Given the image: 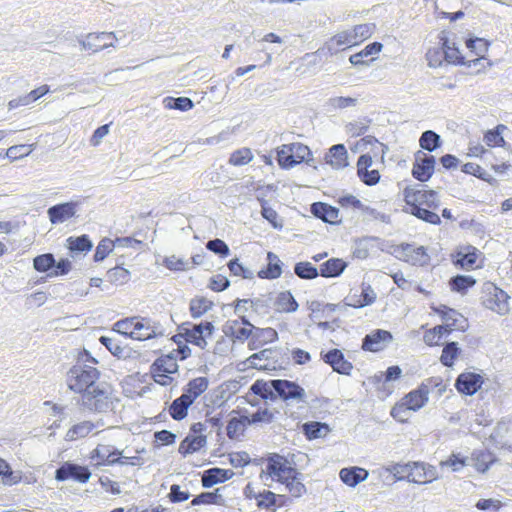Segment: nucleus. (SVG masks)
<instances>
[{
  "mask_svg": "<svg viewBox=\"0 0 512 512\" xmlns=\"http://www.w3.org/2000/svg\"><path fill=\"white\" fill-rule=\"evenodd\" d=\"M321 356L323 361L329 364L335 372L350 375L353 366L351 362L345 359L341 350L332 349L326 353H321Z\"/></svg>",
  "mask_w": 512,
  "mask_h": 512,
  "instance_id": "obj_13",
  "label": "nucleus"
},
{
  "mask_svg": "<svg viewBox=\"0 0 512 512\" xmlns=\"http://www.w3.org/2000/svg\"><path fill=\"white\" fill-rule=\"evenodd\" d=\"M393 341L392 334L383 329L373 330L362 341V349L370 352H380Z\"/></svg>",
  "mask_w": 512,
  "mask_h": 512,
  "instance_id": "obj_9",
  "label": "nucleus"
},
{
  "mask_svg": "<svg viewBox=\"0 0 512 512\" xmlns=\"http://www.w3.org/2000/svg\"><path fill=\"white\" fill-rule=\"evenodd\" d=\"M121 455V451L114 448L111 445L99 444L97 447L91 452L90 459L95 461V466H112L110 463V457Z\"/></svg>",
  "mask_w": 512,
  "mask_h": 512,
  "instance_id": "obj_18",
  "label": "nucleus"
},
{
  "mask_svg": "<svg viewBox=\"0 0 512 512\" xmlns=\"http://www.w3.org/2000/svg\"><path fill=\"white\" fill-rule=\"evenodd\" d=\"M115 34L112 32H101V33H90L84 40H80L82 50H89L92 52H98L110 46H113V42L108 40L114 39Z\"/></svg>",
  "mask_w": 512,
  "mask_h": 512,
  "instance_id": "obj_11",
  "label": "nucleus"
},
{
  "mask_svg": "<svg viewBox=\"0 0 512 512\" xmlns=\"http://www.w3.org/2000/svg\"><path fill=\"white\" fill-rule=\"evenodd\" d=\"M294 273L301 279L311 280L318 277V269L310 262H298L294 267Z\"/></svg>",
  "mask_w": 512,
  "mask_h": 512,
  "instance_id": "obj_43",
  "label": "nucleus"
},
{
  "mask_svg": "<svg viewBox=\"0 0 512 512\" xmlns=\"http://www.w3.org/2000/svg\"><path fill=\"white\" fill-rule=\"evenodd\" d=\"M276 310L279 312H295L299 305L290 291L280 292L275 300Z\"/></svg>",
  "mask_w": 512,
  "mask_h": 512,
  "instance_id": "obj_31",
  "label": "nucleus"
},
{
  "mask_svg": "<svg viewBox=\"0 0 512 512\" xmlns=\"http://www.w3.org/2000/svg\"><path fill=\"white\" fill-rule=\"evenodd\" d=\"M247 423L244 420V416L242 418H232L227 424V435L229 438L233 439L239 435V433L243 430L244 424Z\"/></svg>",
  "mask_w": 512,
  "mask_h": 512,
  "instance_id": "obj_63",
  "label": "nucleus"
},
{
  "mask_svg": "<svg viewBox=\"0 0 512 512\" xmlns=\"http://www.w3.org/2000/svg\"><path fill=\"white\" fill-rule=\"evenodd\" d=\"M76 206L77 204L75 202H66L51 206L47 210L49 220L52 224H60L65 222L75 215Z\"/></svg>",
  "mask_w": 512,
  "mask_h": 512,
  "instance_id": "obj_16",
  "label": "nucleus"
},
{
  "mask_svg": "<svg viewBox=\"0 0 512 512\" xmlns=\"http://www.w3.org/2000/svg\"><path fill=\"white\" fill-rule=\"evenodd\" d=\"M206 248L209 251L219 255L220 257H227L230 254L228 245L223 240L218 238L209 240L206 243Z\"/></svg>",
  "mask_w": 512,
  "mask_h": 512,
  "instance_id": "obj_62",
  "label": "nucleus"
},
{
  "mask_svg": "<svg viewBox=\"0 0 512 512\" xmlns=\"http://www.w3.org/2000/svg\"><path fill=\"white\" fill-rule=\"evenodd\" d=\"M442 318L449 330H464L467 326V320L454 309L444 307Z\"/></svg>",
  "mask_w": 512,
  "mask_h": 512,
  "instance_id": "obj_30",
  "label": "nucleus"
},
{
  "mask_svg": "<svg viewBox=\"0 0 512 512\" xmlns=\"http://www.w3.org/2000/svg\"><path fill=\"white\" fill-rule=\"evenodd\" d=\"M372 165V157L370 155H361L357 162L358 175L367 185H375L379 182L380 174L378 170H369Z\"/></svg>",
  "mask_w": 512,
  "mask_h": 512,
  "instance_id": "obj_17",
  "label": "nucleus"
},
{
  "mask_svg": "<svg viewBox=\"0 0 512 512\" xmlns=\"http://www.w3.org/2000/svg\"><path fill=\"white\" fill-rule=\"evenodd\" d=\"M466 44L467 47L478 56H482L488 50L489 46V42L482 38L468 39Z\"/></svg>",
  "mask_w": 512,
  "mask_h": 512,
  "instance_id": "obj_64",
  "label": "nucleus"
},
{
  "mask_svg": "<svg viewBox=\"0 0 512 512\" xmlns=\"http://www.w3.org/2000/svg\"><path fill=\"white\" fill-rule=\"evenodd\" d=\"M193 403L183 394L176 398L169 407V414L174 420L180 421L187 416L188 409Z\"/></svg>",
  "mask_w": 512,
  "mask_h": 512,
  "instance_id": "obj_27",
  "label": "nucleus"
},
{
  "mask_svg": "<svg viewBox=\"0 0 512 512\" xmlns=\"http://www.w3.org/2000/svg\"><path fill=\"white\" fill-rule=\"evenodd\" d=\"M100 426V422H91L88 420L81 421L79 423L74 424L71 428L68 429L65 435L66 441H76L82 438H85L89 434H91L95 429Z\"/></svg>",
  "mask_w": 512,
  "mask_h": 512,
  "instance_id": "obj_20",
  "label": "nucleus"
},
{
  "mask_svg": "<svg viewBox=\"0 0 512 512\" xmlns=\"http://www.w3.org/2000/svg\"><path fill=\"white\" fill-rule=\"evenodd\" d=\"M273 354L272 349H264L257 353H254L248 358V362L253 368L266 370L268 364L262 363V361H268L271 359Z\"/></svg>",
  "mask_w": 512,
  "mask_h": 512,
  "instance_id": "obj_47",
  "label": "nucleus"
},
{
  "mask_svg": "<svg viewBox=\"0 0 512 512\" xmlns=\"http://www.w3.org/2000/svg\"><path fill=\"white\" fill-rule=\"evenodd\" d=\"M438 384V379L434 378L423 382L418 389L408 393L399 404L392 408V417L398 421H403V417L400 415V412L405 411V409H410L412 411L421 409L428 402L430 387L432 385L438 386Z\"/></svg>",
  "mask_w": 512,
  "mask_h": 512,
  "instance_id": "obj_3",
  "label": "nucleus"
},
{
  "mask_svg": "<svg viewBox=\"0 0 512 512\" xmlns=\"http://www.w3.org/2000/svg\"><path fill=\"white\" fill-rule=\"evenodd\" d=\"M437 478L438 474L434 466L423 462H411V470L408 476L409 482L425 484Z\"/></svg>",
  "mask_w": 512,
  "mask_h": 512,
  "instance_id": "obj_10",
  "label": "nucleus"
},
{
  "mask_svg": "<svg viewBox=\"0 0 512 512\" xmlns=\"http://www.w3.org/2000/svg\"><path fill=\"white\" fill-rule=\"evenodd\" d=\"M275 393L284 401H305V390L297 383L284 380L275 379Z\"/></svg>",
  "mask_w": 512,
  "mask_h": 512,
  "instance_id": "obj_8",
  "label": "nucleus"
},
{
  "mask_svg": "<svg viewBox=\"0 0 512 512\" xmlns=\"http://www.w3.org/2000/svg\"><path fill=\"white\" fill-rule=\"evenodd\" d=\"M133 340L144 341L165 335L163 327L149 318L139 317L135 322Z\"/></svg>",
  "mask_w": 512,
  "mask_h": 512,
  "instance_id": "obj_6",
  "label": "nucleus"
},
{
  "mask_svg": "<svg viewBox=\"0 0 512 512\" xmlns=\"http://www.w3.org/2000/svg\"><path fill=\"white\" fill-rule=\"evenodd\" d=\"M218 490L215 492H204L197 495L191 502V505H200V504H220L222 501L221 495L217 494Z\"/></svg>",
  "mask_w": 512,
  "mask_h": 512,
  "instance_id": "obj_59",
  "label": "nucleus"
},
{
  "mask_svg": "<svg viewBox=\"0 0 512 512\" xmlns=\"http://www.w3.org/2000/svg\"><path fill=\"white\" fill-rule=\"evenodd\" d=\"M358 104L356 97L336 96L328 100V106L333 110H343L350 107H355Z\"/></svg>",
  "mask_w": 512,
  "mask_h": 512,
  "instance_id": "obj_48",
  "label": "nucleus"
},
{
  "mask_svg": "<svg viewBox=\"0 0 512 512\" xmlns=\"http://www.w3.org/2000/svg\"><path fill=\"white\" fill-rule=\"evenodd\" d=\"M382 47V44L379 42H373L371 44H368L359 53L351 55L349 61L354 66L368 65V63L365 62L363 58L378 54L381 51Z\"/></svg>",
  "mask_w": 512,
  "mask_h": 512,
  "instance_id": "obj_32",
  "label": "nucleus"
},
{
  "mask_svg": "<svg viewBox=\"0 0 512 512\" xmlns=\"http://www.w3.org/2000/svg\"><path fill=\"white\" fill-rule=\"evenodd\" d=\"M251 390L256 394L261 396L264 399L275 398V380H271L268 382L264 381H256L252 386Z\"/></svg>",
  "mask_w": 512,
  "mask_h": 512,
  "instance_id": "obj_35",
  "label": "nucleus"
},
{
  "mask_svg": "<svg viewBox=\"0 0 512 512\" xmlns=\"http://www.w3.org/2000/svg\"><path fill=\"white\" fill-rule=\"evenodd\" d=\"M312 214L326 223L336 224L340 222L339 210L336 207L322 202H316L311 205Z\"/></svg>",
  "mask_w": 512,
  "mask_h": 512,
  "instance_id": "obj_19",
  "label": "nucleus"
},
{
  "mask_svg": "<svg viewBox=\"0 0 512 512\" xmlns=\"http://www.w3.org/2000/svg\"><path fill=\"white\" fill-rule=\"evenodd\" d=\"M459 353V348L456 342H449L445 345L442 350V355L440 357V361L444 366L451 367L454 363V360L457 358Z\"/></svg>",
  "mask_w": 512,
  "mask_h": 512,
  "instance_id": "obj_50",
  "label": "nucleus"
},
{
  "mask_svg": "<svg viewBox=\"0 0 512 512\" xmlns=\"http://www.w3.org/2000/svg\"><path fill=\"white\" fill-rule=\"evenodd\" d=\"M370 122L368 118L351 121L345 125V131L350 137L364 135L369 129Z\"/></svg>",
  "mask_w": 512,
  "mask_h": 512,
  "instance_id": "obj_37",
  "label": "nucleus"
},
{
  "mask_svg": "<svg viewBox=\"0 0 512 512\" xmlns=\"http://www.w3.org/2000/svg\"><path fill=\"white\" fill-rule=\"evenodd\" d=\"M209 385V381L206 377H197L190 380L183 390V395L189 397L191 402L194 403L195 400L204 393Z\"/></svg>",
  "mask_w": 512,
  "mask_h": 512,
  "instance_id": "obj_25",
  "label": "nucleus"
},
{
  "mask_svg": "<svg viewBox=\"0 0 512 512\" xmlns=\"http://www.w3.org/2000/svg\"><path fill=\"white\" fill-rule=\"evenodd\" d=\"M304 434L308 439L325 437L329 432V426L321 422H307L303 425Z\"/></svg>",
  "mask_w": 512,
  "mask_h": 512,
  "instance_id": "obj_34",
  "label": "nucleus"
},
{
  "mask_svg": "<svg viewBox=\"0 0 512 512\" xmlns=\"http://www.w3.org/2000/svg\"><path fill=\"white\" fill-rule=\"evenodd\" d=\"M55 266V258L53 254L46 253L39 255L33 260V267L38 272H47Z\"/></svg>",
  "mask_w": 512,
  "mask_h": 512,
  "instance_id": "obj_51",
  "label": "nucleus"
},
{
  "mask_svg": "<svg viewBox=\"0 0 512 512\" xmlns=\"http://www.w3.org/2000/svg\"><path fill=\"white\" fill-rule=\"evenodd\" d=\"M291 150L293 160L296 161V165L301 162H309V156H311V151L308 146L301 143H291Z\"/></svg>",
  "mask_w": 512,
  "mask_h": 512,
  "instance_id": "obj_56",
  "label": "nucleus"
},
{
  "mask_svg": "<svg viewBox=\"0 0 512 512\" xmlns=\"http://www.w3.org/2000/svg\"><path fill=\"white\" fill-rule=\"evenodd\" d=\"M78 362L67 372L66 382L70 390L81 394V404L84 408L94 412H104L111 404V386L105 382H98L100 372L93 364Z\"/></svg>",
  "mask_w": 512,
  "mask_h": 512,
  "instance_id": "obj_1",
  "label": "nucleus"
},
{
  "mask_svg": "<svg viewBox=\"0 0 512 512\" xmlns=\"http://www.w3.org/2000/svg\"><path fill=\"white\" fill-rule=\"evenodd\" d=\"M404 200L408 206H424L436 210L440 206V199L436 191L427 190L422 185L404 189Z\"/></svg>",
  "mask_w": 512,
  "mask_h": 512,
  "instance_id": "obj_5",
  "label": "nucleus"
},
{
  "mask_svg": "<svg viewBox=\"0 0 512 512\" xmlns=\"http://www.w3.org/2000/svg\"><path fill=\"white\" fill-rule=\"evenodd\" d=\"M482 383L483 378L480 374L465 372L457 377L455 386L460 393L473 395L480 389Z\"/></svg>",
  "mask_w": 512,
  "mask_h": 512,
  "instance_id": "obj_14",
  "label": "nucleus"
},
{
  "mask_svg": "<svg viewBox=\"0 0 512 512\" xmlns=\"http://www.w3.org/2000/svg\"><path fill=\"white\" fill-rule=\"evenodd\" d=\"M212 305L213 303L204 297L192 299L190 302V312L192 317H201L203 314H205L208 310L211 309Z\"/></svg>",
  "mask_w": 512,
  "mask_h": 512,
  "instance_id": "obj_44",
  "label": "nucleus"
},
{
  "mask_svg": "<svg viewBox=\"0 0 512 512\" xmlns=\"http://www.w3.org/2000/svg\"><path fill=\"white\" fill-rule=\"evenodd\" d=\"M475 283V279L471 276L457 275L450 279L449 286L452 291L464 294Z\"/></svg>",
  "mask_w": 512,
  "mask_h": 512,
  "instance_id": "obj_36",
  "label": "nucleus"
},
{
  "mask_svg": "<svg viewBox=\"0 0 512 512\" xmlns=\"http://www.w3.org/2000/svg\"><path fill=\"white\" fill-rule=\"evenodd\" d=\"M428 65L432 68L440 67L445 60V51L441 46L432 47L426 53Z\"/></svg>",
  "mask_w": 512,
  "mask_h": 512,
  "instance_id": "obj_55",
  "label": "nucleus"
},
{
  "mask_svg": "<svg viewBox=\"0 0 512 512\" xmlns=\"http://www.w3.org/2000/svg\"><path fill=\"white\" fill-rule=\"evenodd\" d=\"M419 144L424 150L432 152L440 146L441 138L436 132L427 130L422 133Z\"/></svg>",
  "mask_w": 512,
  "mask_h": 512,
  "instance_id": "obj_38",
  "label": "nucleus"
},
{
  "mask_svg": "<svg viewBox=\"0 0 512 512\" xmlns=\"http://www.w3.org/2000/svg\"><path fill=\"white\" fill-rule=\"evenodd\" d=\"M247 424L270 423L273 420V414L268 409H260L248 416H244Z\"/></svg>",
  "mask_w": 512,
  "mask_h": 512,
  "instance_id": "obj_57",
  "label": "nucleus"
},
{
  "mask_svg": "<svg viewBox=\"0 0 512 512\" xmlns=\"http://www.w3.org/2000/svg\"><path fill=\"white\" fill-rule=\"evenodd\" d=\"M277 161L285 169H290L296 165V161L293 160L290 144H284L277 149Z\"/></svg>",
  "mask_w": 512,
  "mask_h": 512,
  "instance_id": "obj_40",
  "label": "nucleus"
},
{
  "mask_svg": "<svg viewBox=\"0 0 512 512\" xmlns=\"http://www.w3.org/2000/svg\"><path fill=\"white\" fill-rule=\"evenodd\" d=\"M507 129L503 124H499L495 129L489 130L484 135V141L488 146H504L505 140L502 133Z\"/></svg>",
  "mask_w": 512,
  "mask_h": 512,
  "instance_id": "obj_41",
  "label": "nucleus"
},
{
  "mask_svg": "<svg viewBox=\"0 0 512 512\" xmlns=\"http://www.w3.org/2000/svg\"><path fill=\"white\" fill-rule=\"evenodd\" d=\"M409 213L433 225H438L441 222L438 214L424 206H409Z\"/></svg>",
  "mask_w": 512,
  "mask_h": 512,
  "instance_id": "obj_33",
  "label": "nucleus"
},
{
  "mask_svg": "<svg viewBox=\"0 0 512 512\" xmlns=\"http://www.w3.org/2000/svg\"><path fill=\"white\" fill-rule=\"evenodd\" d=\"M164 106L168 109H177L180 111H188L193 108V101L188 97H166L163 100Z\"/></svg>",
  "mask_w": 512,
  "mask_h": 512,
  "instance_id": "obj_45",
  "label": "nucleus"
},
{
  "mask_svg": "<svg viewBox=\"0 0 512 512\" xmlns=\"http://www.w3.org/2000/svg\"><path fill=\"white\" fill-rule=\"evenodd\" d=\"M186 341L204 349L207 342L204 336L203 324L194 325L192 329L187 330Z\"/></svg>",
  "mask_w": 512,
  "mask_h": 512,
  "instance_id": "obj_39",
  "label": "nucleus"
},
{
  "mask_svg": "<svg viewBox=\"0 0 512 512\" xmlns=\"http://www.w3.org/2000/svg\"><path fill=\"white\" fill-rule=\"evenodd\" d=\"M267 260V267L258 272V277L262 279H276L280 277L282 273V262L279 257L273 252H268Z\"/></svg>",
  "mask_w": 512,
  "mask_h": 512,
  "instance_id": "obj_26",
  "label": "nucleus"
},
{
  "mask_svg": "<svg viewBox=\"0 0 512 512\" xmlns=\"http://www.w3.org/2000/svg\"><path fill=\"white\" fill-rule=\"evenodd\" d=\"M440 44L445 51V60L448 63H455L459 60V51L454 44L450 45V42L445 36L440 37Z\"/></svg>",
  "mask_w": 512,
  "mask_h": 512,
  "instance_id": "obj_60",
  "label": "nucleus"
},
{
  "mask_svg": "<svg viewBox=\"0 0 512 512\" xmlns=\"http://www.w3.org/2000/svg\"><path fill=\"white\" fill-rule=\"evenodd\" d=\"M90 477L91 472L87 467L71 462L64 463L55 472V479L58 481L73 479L81 483H86L89 481Z\"/></svg>",
  "mask_w": 512,
  "mask_h": 512,
  "instance_id": "obj_7",
  "label": "nucleus"
},
{
  "mask_svg": "<svg viewBox=\"0 0 512 512\" xmlns=\"http://www.w3.org/2000/svg\"><path fill=\"white\" fill-rule=\"evenodd\" d=\"M434 166V156H427L426 154L419 151L416 155V161L412 169V174L417 180L425 182L432 176L434 172Z\"/></svg>",
  "mask_w": 512,
  "mask_h": 512,
  "instance_id": "obj_12",
  "label": "nucleus"
},
{
  "mask_svg": "<svg viewBox=\"0 0 512 512\" xmlns=\"http://www.w3.org/2000/svg\"><path fill=\"white\" fill-rule=\"evenodd\" d=\"M228 268L235 276H241L244 279H252L254 277V271L240 263L237 258L232 259L228 263Z\"/></svg>",
  "mask_w": 512,
  "mask_h": 512,
  "instance_id": "obj_54",
  "label": "nucleus"
},
{
  "mask_svg": "<svg viewBox=\"0 0 512 512\" xmlns=\"http://www.w3.org/2000/svg\"><path fill=\"white\" fill-rule=\"evenodd\" d=\"M358 45L352 29L337 33L326 44L330 54H336L341 50Z\"/></svg>",
  "mask_w": 512,
  "mask_h": 512,
  "instance_id": "obj_15",
  "label": "nucleus"
},
{
  "mask_svg": "<svg viewBox=\"0 0 512 512\" xmlns=\"http://www.w3.org/2000/svg\"><path fill=\"white\" fill-rule=\"evenodd\" d=\"M347 150L343 144L333 145L325 156L326 163L335 169L344 168L348 165Z\"/></svg>",
  "mask_w": 512,
  "mask_h": 512,
  "instance_id": "obj_24",
  "label": "nucleus"
},
{
  "mask_svg": "<svg viewBox=\"0 0 512 512\" xmlns=\"http://www.w3.org/2000/svg\"><path fill=\"white\" fill-rule=\"evenodd\" d=\"M375 25L371 23L359 24L352 28L353 35L359 43L368 39L374 32Z\"/></svg>",
  "mask_w": 512,
  "mask_h": 512,
  "instance_id": "obj_58",
  "label": "nucleus"
},
{
  "mask_svg": "<svg viewBox=\"0 0 512 512\" xmlns=\"http://www.w3.org/2000/svg\"><path fill=\"white\" fill-rule=\"evenodd\" d=\"M206 444V436L189 434L179 446V452L183 455L199 451Z\"/></svg>",
  "mask_w": 512,
  "mask_h": 512,
  "instance_id": "obj_28",
  "label": "nucleus"
},
{
  "mask_svg": "<svg viewBox=\"0 0 512 512\" xmlns=\"http://www.w3.org/2000/svg\"><path fill=\"white\" fill-rule=\"evenodd\" d=\"M114 242L111 239H102L96 247L94 260L96 262L102 261L113 250Z\"/></svg>",
  "mask_w": 512,
  "mask_h": 512,
  "instance_id": "obj_61",
  "label": "nucleus"
},
{
  "mask_svg": "<svg viewBox=\"0 0 512 512\" xmlns=\"http://www.w3.org/2000/svg\"><path fill=\"white\" fill-rule=\"evenodd\" d=\"M347 264L342 259L331 258L320 267V275L325 278L337 277L343 273Z\"/></svg>",
  "mask_w": 512,
  "mask_h": 512,
  "instance_id": "obj_29",
  "label": "nucleus"
},
{
  "mask_svg": "<svg viewBox=\"0 0 512 512\" xmlns=\"http://www.w3.org/2000/svg\"><path fill=\"white\" fill-rule=\"evenodd\" d=\"M403 254L405 261L412 265L424 266L428 264L430 260V257L423 246L415 247L411 244H406L403 246Z\"/></svg>",
  "mask_w": 512,
  "mask_h": 512,
  "instance_id": "obj_21",
  "label": "nucleus"
},
{
  "mask_svg": "<svg viewBox=\"0 0 512 512\" xmlns=\"http://www.w3.org/2000/svg\"><path fill=\"white\" fill-rule=\"evenodd\" d=\"M68 247L72 252H88L92 248V242L87 235L67 239Z\"/></svg>",
  "mask_w": 512,
  "mask_h": 512,
  "instance_id": "obj_46",
  "label": "nucleus"
},
{
  "mask_svg": "<svg viewBox=\"0 0 512 512\" xmlns=\"http://www.w3.org/2000/svg\"><path fill=\"white\" fill-rule=\"evenodd\" d=\"M260 478L265 484L269 479L284 484L287 491L296 498L307 492L303 484V475L292 467L283 456L278 454L268 458L266 468L262 471Z\"/></svg>",
  "mask_w": 512,
  "mask_h": 512,
  "instance_id": "obj_2",
  "label": "nucleus"
},
{
  "mask_svg": "<svg viewBox=\"0 0 512 512\" xmlns=\"http://www.w3.org/2000/svg\"><path fill=\"white\" fill-rule=\"evenodd\" d=\"M482 303L499 315H506L509 310L510 296L492 282H485L482 288Z\"/></svg>",
  "mask_w": 512,
  "mask_h": 512,
  "instance_id": "obj_4",
  "label": "nucleus"
},
{
  "mask_svg": "<svg viewBox=\"0 0 512 512\" xmlns=\"http://www.w3.org/2000/svg\"><path fill=\"white\" fill-rule=\"evenodd\" d=\"M252 159L253 154L251 150L248 148H242L231 154L229 163L234 166H242L248 164Z\"/></svg>",
  "mask_w": 512,
  "mask_h": 512,
  "instance_id": "obj_52",
  "label": "nucleus"
},
{
  "mask_svg": "<svg viewBox=\"0 0 512 512\" xmlns=\"http://www.w3.org/2000/svg\"><path fill=\"white\" fill-rule=\"evenodd\" d=\"M233 475L234 472L229 469L211 468L203 473L202 485L205 488H210L217 483L229 480Z\"/></svg>",
  "mask_w": 512,
  "mask_h": 512,
  "instance_id": "obj_22",
  "label": "nucleus"
},
{
  "mask_svg": "<svg viewBox=\"0 0 512 512\" xmlns=\"http://www.w3.org/2000/svg\"><path fill=\"white\" fill-rule=\"evenodd\" d=\"M369 476L366 469L361 467L343 468L340 470L339 477L343 483L355 487L360 482L365 481Z\"/></svg>",
  "mask_w": 512,
  "mask_h": 512,
  "instance_id": "obj_23",
  "label": "nucleus"
},
{
  "mask_svg": "<svg viewBox=\"0 0 512 512\" xmlns=\"http://www.w3.org/2000/svg\"><path fill=\"white\" fill-rule=\"evenodd\" d=\"M107 279L115 285H123L130 279V272L123 267H115L107 272Z\"/></svg>",
  "mask_w": 512,
  "mask_h": 512,
  "instance_id": "obj_49",
  "label": "nucleus"
},
{
  "mask_svg": "<svg viewBox=\"0 0 512 512\" xmlns=\"http://www.w3.org/2000/svg\"><path fill=\"white\" fill-rule=\"evenodd\" d=\"M411 470V462L409 463H396L389 465L385 468V471L392 474L396 480L407 479Z\"/></svg>",
  "mask_w": 512,
  "mask_h": 512,
  "instance_id": "obj_53",
  "label": "nucleus"
},
{
  "mask_svg": "<svg viewBox=\"0 0 512 512\" xmlns=\"http://www.w3.org/2000/svg\"><path fill=\"white\" fill-rule=\"evenodd\" d=\"M138 316L121 319L114 324V330L126 337L133 339L135 325Z\"/></svg>",
  "mask_w": 512,
  "mask_h": 512,
  "instance_id": "obj_42",
  "label": "nucleus"
}]
</instances>
